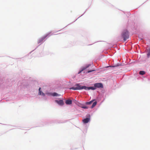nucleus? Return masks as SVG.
<instances>
[{
    "label": "nucleus",
    "instance_id": "obj_1",
    "mask_svg": "<svg viewBox=\"0 0 150 150\" xmlns=\"http://www.w3.org/2000/svg\"><path fill=\"white\" fill-rule=\"evenodd\" d=\"M84 88H86V86H81L79 83L76 84L74 87L69 88L70 89L74 90H78L84 89Z\"/></svg>",
    "mask_w": 150,
    "mask_h": 150
},
{
    "label": "nucleus",
    "instance_id": "obj_2",
    "mask_svg": "<svg viewBox=\"0 0 150 150\" xmlns=\"http://www.w3.org/2000/svg\"><path fill=\"white\" fill-rule=\"evenodd\" d=\"M121 36L124 41H125L129 38L128 31L127 30L124 31L121 34Z\"/></svg>",
    "mask_w": 150,
    "mask_h": 150
},
{
    "label": "nucleus",
    "instance_id": "obj_3",
    "mask_svg": "<svg viewBox=\"0 0 150 150\" xmlns=\"http://www.w3.org/2000/svg\"><path fill=\"white\" fill-rule=\"evenodd\" d=\"M94 87L96 88H96H103V86L101 83H96L94 84Z\"/></svg>",
    "mask_w": 150,
    "mask_h": 150
},
{
    "label": "nucleus",
    "instance_id": "obj_4",
    "mask_svg": "<svg viewBox=\"0 0 150 150\" xmlns=\"http://www.w3.org/2000/svg\"><path fill=\"white\" fill-rule=\"evenodd\" d=\"M55 102L60 105H63L64 104V102L62 100H55Z\"/></svg>",
    "mask_w": 150,
    "mask_h": 150
},
{
    "label": "nucleus",
    "instance_id": "obj_5",
    "mask_svg": "<svg viewBox=\"0 0 150 150\" xmlns=\"http://www.w3.org/2000/svg\"><path fill=\"white\" fill-rule=\"evenodd\" d=\"M88 117H89V118H86L83 120V122L84 123H86L88 122L90 120V115H88Z\"/></svg>",
    "mask_w": 150,
    "mask_h": 150
},
{
    "label": "nucleus",
    "instance_id": "obj_6",
    "mask_svg": "<svg viewBox=\"0 0 150 150\" xmlns=\"http://www.w3.org/2000/svg\"><path fill=\"white\" fill-rule=\"evenodd\" d=\"M50 33H49L45 35L43 37H42L41 38L39 41V42L41 41H42L44 39H45L47 36H48L50 34Z\"/></svg>",
    "mask_w": 150,
    "mask_h": 150
},
{
    "label": "nucleus",
    "instance_id": "obj_7",
    "mask_svg": "<svg viewBox=\"0 0 150 150\" xmlns=\"http://www.w3.org/2000/svg\"><path fill=\"white\" fill-rule=\"evenodd\" d=\"M86 88H84V89L87 90H90L91 89L92 90H95L96 89V88H95L94 87H86Z\"/></svg>",
    "mask_w": 150,
    "mask_h": 150
},
{
    "label": "nucleus",
    "instance_id": "obj_8",
    "mask_svg": "<svg viewBox=\"0 0 150 150\" xmlns=\"http://www.w3.org/2000/svg\"><path fill=\"white\" fill-rule=\"evenodd\" d=\"M65 103L67 105H70L72 103V101L71 100H67L66 101Z\"/></svg>",
    "mask_w": 150,
    "mask_h": 150
},
{
    "label": "nucleus",
    "instance_id": "obj_9",
    "mask_svg": "<svg viewBox=\"0 0 150 150\" xmlns=\"http://www.w3.org/2000/svg\"><path fill=\"white\" fill-rule=\"evenodd\" d=\"M90 65H88L86 67H83V68H82V69L78 73V74H80L82 71H83V70L85 69H86L87 68H88L89 66Z\"/></svg>",
    "mask_w": 150,
    "mask_h": 150
},
{
    "label": "nucleus",
    "instance_id": "obj_10",
    "mask_svg": "<svg viewBox=\"0 0 150 150\" xmlns=\"http://www.w3.org/2000/svg\"><path fill=\"white\" fill-rule=\"evenodd\" d=\"M40 89H41V88H40L39 89V92L38 93V95H42V96H44L45 94L40 91Z\"/></svg>",
    "mask_w": 150,
    "mask_h": 150
},
{
    "label": "nucleus",
    "instance_id": "obj_11",
    "mask_svg": "<svg viewBox=\"0 0 150 150\" xmlns=\"http://www.w3.org/2000/svg\"><path fill=\"white\" fill-rule=\"evenodd\" d=\"M51 95L54 96H60L57 93H53L51 94Z\"/></svg>",
    "mask_w": 150,
    "mask_h": 150
},
{
    "label": "nucleus",
    "instance_id": "obj_12",
    "mask_svg": "<svg viewBox=\"0 0 150 150\" xmlns=\"http://www.w3.org/2000/svg\"><path fill=\"white\" fill-rule=\"evenodd\" d=\"M97 102L96 101H95L94 102H93L91 106V108H94L96 105L97 104Z\"/></svg>",
    "mask_w": 150,
    "mask_h": 150
},
{
    "label": "nucleus",
    "instance_id": "obj_13",
    "mask_svg": "<svg viewBox=\"0 0 150 150\" xmlns=\"http://www.w3.org/2000/svg\"><path fill=\"white\" fill-rule=\"evenodd\" d=\"M95 100H91V101H89V102H87L86 103V104H87V105H90V104H91Z\"/></svg>",
    "mask_w": 150,
    "mask_h": 150
},
{
    "label": "nucleus",
    "instance_id": "obj_14",
    "mask_svg": "<svg viewBox=\"0 0 150 150\" xmlns=\"http://www.w3.org/2000/svg\"><path fill=\"white\" fill-rule=\"evenodd\" d=\"M145 73V72L144 71H139V74H140L143 75Z\"/></svg>",
    "mask_w": 150,
    "mask_h": 150
},
{
    "label": "nucleus",
    "instance_id": "obj_15",
    "mask_svg": "<svg viewBox=\"0 0 150 150\" xmlns=\"http://www.w3.org/2000/svg\"><path fill=\"white\" fill-rule=\"evenodd\" d=\"M82 108L84 109H88V107L86 106H83L82 107Z\"/></svg>",
    "mask_w": 150,
    "mask_h": 150
},
{
    "label": "nucleus",
    "instance_id": "obj_16",
    "mask_svg": "<svg viewBox=\"0 0 150 150\" xmlns=\"http://www.w3.org/2000/svg\"><path fill=\"white\" fill-rule=\"evenodd\" d=\"M94 71V70H91V71H88V73H89V72H91L92 71Z\"/></svg>",
    "mask_w": 150,
    "mask_h": 150
}]
</instances>
